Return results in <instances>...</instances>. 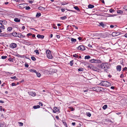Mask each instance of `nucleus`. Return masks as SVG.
<instances>
[{"label":"nucleus","mask_w":127,"mask_h":127,"mask_svg":"<svg viewBox=\"0 0 127 127\" xmlns=\"http://www.w3.org/2000/svg\"><path fill=\"white\" fill-rule=\"evenodd\" d=\"M90 57L89 56H86L85 57V59H90Z\"/></svg>","instance_id":"nucleus-33"},{"label":"nucleus","mask_w":127,"mask_h":127,"mask_svg":"<svg viewBox=\"0 0 127 127\" xmlns=\"http://www.w3.org/2000/svg\"><path fill=\"white\" fill-rule=\"evenodd\" d=\"M13 36L15 37H21L22 35L18 32H12L11 34Z\"/></svg>","instance_id":"nucleus-4"},{"label":"nucleus","mask_w":127,"mask_h":127,"mask_svg":"<svg viewBox=\"0 0 127 127\" xmlns=\"http://www.w3.org/2000/svg\"><path fill=\"white\" fill-rule=\"evenodd\" d=\"M34 52L35 53L37 54L38 55L39 54V53L38 50H34Z\"/></svg>","instance_id":"nucleus-39"},{"label":"nucleus","mask_w":127,"mask_h":127,"mask_svg":"<svg viewBox=\"0 0 127 127\" xmlns=\"http://www.w3.org/2000/svg\"><path fill=\"white\" fill-rule=\"evenodd\" d=\"M1 28L2 29H4V26L3 25H2V24L1 23H0V28Z\"/></svg>","instance_id":"nucleus-25"},{"label":"nucleus","mask_w":127,"mask_h":127,"mask_svg":"<svg viewBox=\"0 0 127 127\" xmlns=\"http://www.w3.org/2000/svg\"><path fill=\"white\" fill-rule=\"evenodd\" d=\"M78 39L79 40H81V39H82L81 38V37H79L78 38Z\"/></svg>","instance_id":"nucleus-64"},{"label":"nucleus","mask_w":127,"mask_h":127,"mask_svg":"<svg viewBox=\"0 0 127 127\" xmlns=\"http://www.w3.org/2000/svg\"><path fill=\"white\" fill-rule=\"evenodd\" d=\"M27 44L28 45H31L32 44V43L30 42H27Z\"/></svg>","instance_id":"nucleus-51"},{"label":"nucleus","mask_w":127,"mask_h":127,"mask_svg":"<svg viewBox=\"0 0 127 127\" xmlns=\"http://www.w3.org/2000/svg\"><path fill=\"white\" fill-rule=\"evenodd\" d=\"M31 58L32 60L33 61H35L36 60L35 58L33 56H32Z\"/></svg>","instance_id":"nucleus-37"},{"label":"nucleus","mask_w":127,"mask_h":127,"mask_svg":"<svg viewBox=\"0 0 127 127\" xmlns=\"http://www.w3.org/2000/svg\"><path fill=\"white\" fill-rule=\"evenodd\" d=\"M68 4V3H66L65 2H62L61 3L62 5H64L65 4Z\"/></svg>","instance_id":"nucleus-38"},{"label":"nucleus","mask_w":127,"mask_h":127,"mask_svg":"<svg viewBox=\"0 0 127 127\" xmlns=\"http://www.w3.org/2000/svg\"><path fill=\"white\" fill-rule=\"evenodd\" d=\"M121 66L120 65H117L116 66L117 70L118 71H120L121 70Z\"/></svg>","instance_id":"nucleus-12"},{"label":"nucleus","mask_w":127,"mask_h":127,"mask_svg":"<svg viewBox=\"0 0 127 127\" xmlns=\"http://www.w3.org/2000/svg\"><path fill=\"white\" fill-rule=\"evenodd\" d=\"M0 110L1 111H2V110L4 111H5V109L4 108H0Z\"/></svg>","instance_id":"nucleus-55"},{"label":"nucleus","mask_w":127,"mask_h":127,"mask_svg":"<svg viewBox=\"0 0 127 127\" xmlns=\"http://www.w3.org/2000/svg\"><path fill=\"white\" fill-rule=\"evenodd\" d=\"M63 124L65 127H67V123L64 122H63Z\"/></svg>","instance_id":"nucleus-46"},{"label":"nucleus","mask_w":127,"mask_h":127,"mask_svg":"<svg viewBox=\"0 0 127 127\" xmlns=\"http://www.w3.org/2000/svg\"><path fill=\"white\" fill-rule=\"evenodd\" d=\"M109 11L111 13H112L114 11V10L111 9L109 10Z\"/></svg>","instance_id":"nucleus-49"},{"label":"nucleus","mask_w":127,"mask_h":127,"mask_svg":"<svg viewBox=\"0 0 127 127\" xmlns=\"http://www.w3.org/2000/svg\"><path fill=\"white\" fill-rule=\"evenodd\" d=\"M67 18V17L66 16H65L63 17H60V19L62 20H64Z\"/></svg>","instance_id":"nucleus-22"},{"label":"nucleus","mask_w":127,"mask_h":127,"mask_svg":"<svg viewBox=\"0 0 127 127\" xmlns=\"http://www.w3.org/2000/svg\"><path fill=\"white\" fill-rule=\"evenodd\" d=\"M123 9H124V11H126L127 10V6H125L123 7Z\"/></svg>","instance_id":"nucleus-40"},{"label":"nucleus","mask_w":127,"mask_h":127,"mask_svg":"<svg viewBox=\"0 0 127 127\" xmlns=\"http://www.w3.org/2000/svg\"><path fill=\"white\" fill-rule=\"evenodd\" d=\"M117 13L119 14H122L123 13V11L121 10H118L117 11Z\"/></svg>","instance_id":"nucleus-32"},{"label":"nucleus","mask_w":127,"mask_h":127,"mask_svg":"<svg viewBox=\"0 0 127 127\" xmlns=\"http://www.w3.org/2000/svg\"><path fill=\"white\" fill-rule=\"evenodd\" d=\"M78 56V55H77L76 54L73 55V57H76L77 58Z\"/></svg>","instance_id":"nucleus-48"},{"label":"nucleus","mask_w":127,"mask_h":127,"mask_svg":"<svg viewBox=\"0 0 127 127\" xmlns=\"http://www.w3.org/2000/svg\"><path fill=\"white\" fill-rule=\"evenodd\" d=\"M28 94L32 96H34L36 95V94L35 92H28Z\"/></svg>","instance_id":"nucleus-8"},{"label":"nucleus","mask_w":127,"mask_h":127,"mask_svg":"<svg viewBox=\"0 0 127 127\" xmlns=\"http://www.w3.org/2000/svg\"><path fill=\"white\" fill-rule=\"evenodd\" d=\"M38 9L40 10L43 11L45 10V8L41 6H40L38 7Z\"/></svg>","instance_id":"nucleus-14"},{"label":"nucleus","mask_w":127,"mask_h":127,"mask_svg":"<svg viewBox=\"0 0 127 127\" xmlns=\"http://www.w3.org/2000/svg\"><path fill=\"white\" fill-rule=\"evenodd\" d=\"M53 112L54 113H56L57 112H60V110L57 107H55L54 108Z\"/></svg>","instance_id":"nucleus-9"},{"label":"nucleus","mask_w":127,"mask_h":127,"mask_svg":"<svg viewBox=\"0 0 127 127\" xmlns=\"http://www.w3.org/2000/svg\"><path fill=\"white\" fill-rule=\"evenodd\" d=\"M33 2V1L32 0H30L29 1V2L30 3H32Z\"/></svg>","instance_id":"nucleus-57"},{"label":"nucleus","mask_w":127,"mask_h":127,"mask_svg":"<svg viewBox=\"0 0 127 127\" xmlns=\"http://www.w3.org/2000/svg\"><path fill=\"white\" fill-rule=\"evenodd\" d=\"M7 58V56H2L1 57V58L3 59H5Z\"/></svg>","instance_id":"nucleus-44"},{"label":"nucleus","mask_w":127,"mask_h":127,"mask_svg":"<svg viewBox=\"0 0 127 127\" xmlns=\"http://www.w3.org/2000/svg\"><path fill=\"white\" fill-rule=\"evenodd\" d=\"M110 88L112 89H114L115 88V87L114 86H111L110 87Z\"/></svg>","instance_id":"nucleus-61"},{"label":"nucleus","mask_w":127,"mask_h":127,"mask_svg":"<svg viewBox=\"0 0 127 127\" xmlns=\"http://www.w3.org/2000/svg\"><path fill=\"white\" fill-rule=\"evenodd\" d=\"M100 67L102 69L106 72L107 71H106L109 68L108 64L106 62L100 65Z\"/></svg>","instance_id":"nucleus-1"},{"label":"nucleus","mask_w":127,"mask_h":127,"mask_svg":"<svg viewBox=\"0 0 127 127\" xmlns=\"http://www.w3.org/2000/svg\"><path fill=\"white\" fill-rule=\"evenodd\" d=\"M71 40L73 42H75L76 41V39H74L73 38H72L71 39Z\"/></svg>","instance_id":"nucleus-42"},{"label":"nucleus","mask_w":127,"mask_h":127,"mask_svg":"<svg viewBox=\"0 0 127 127\" xmlns=\"http://www.w3.org/2000/svg\"><path fill=\"white\" fill-rule=\"evenodd\" d=\"M37 37L39 38L43 39L44 37V36L43 35H40L38 34L37 35Z\"/></svg>","instance_id":"nucleus-13"},{"label":"nucleus","mask_w":127,"mask_h":127,"mask_svg":"<svg viewBox=\"0 0 127 127\" xmlns=\"http://www.w3.org/2000/svg\"><path fill=\"white\" fill-rule=\"evenodd\" d=\"M4 103V102L2 100H0V103Z\"/></svg>","instance_id":"nucleus-60"},{"label":"nucleus","mask_w":127,"mask_h":127,"mask_svg":"<svg viewBox=\"0 0 127 127\" xmlns=\"http://www.w3.org/2000/svg\"><path fill=\"white\" fill-rule=\"evenodd\" d=\"M8 60L10 62H13L14 61V59L11 58H10L8 59Z\"/></svg>","instance_id":"nucleus-29"},{"label":"nucleus","mask_w":127,"mask_h":127,"mask_svg":"<svg viewBox=\"0 0 127 127\" xmlns=\"http://www.w3.org/2000/svg\"><path fill=\"white\" fill-rule=\"evenodd\" d=\"M25 67H28L29 66V65L27 64H25Z\"/></svg>","instance_id":"nucleus-53"},{"label":"nucleus","mask_w":127,"mask_h":127,"mask_svg":"<svg viewBox=\"0 0 127 127\" xmlns=\"http://www.w3.org/2000/svg\"><path fill=\"white\" fill-rule=\"evenodd\" d=\"M93 89L95 91L98 92L99 91L98 90V87L97 86H95L93 88Z\"/></svg>","instance_id":"nucleus-11"},{"label":"nucleus","mask_w":127,"mask_h":127,"mask_svg":"<svg viewBox=\"0 0 127 127\" xmlns=\"http://www.w3.org/2000/svg\"><path fill=\"white\" fill-rule=\"evenodd\" d=\"M31 31L32 32L33 31H36V30L34 29L33 28H31L30 29Z\"/></svg>","instance_id":"nucleus-45"},{"label":"nucleus","mask_w":127,"mask_h":127,"mask_svg":"<svg viewBox=\"0 0 127 127\" xmlns=\"http://www.w3.org/2000/svg\"><path fill=\"white\" fill-rule=\"evenodd\" d=\"M73 61H71L70 62V63H69V64L71 66H72L73 64Z\"/></svg>","instance_id":"nucleus-43"},{"label":"nucleus","mask_w":127,"mask_h":127,"mask_svg":"<svg viewBox=\"0 0 127 127\" xmlns=\"http://www.w3.org/2000/svg\"><path fill=\"white\" fill-rule=\"evenodd\" d=\"M41 14L39 12H37L36 15V18H38L41 16Z\"/></svg>","instance_id":"nucleus-21"},{"label":"nucleus","mask_w":127,"mask_h":127,"mask_svg":"<svg viewBox=\"0 0 127 127\" xmlns=\"http://www.w3.org/2000/svg\"><path fill=\"white\" fill-rule=\"evenodd\" d=\"M0 22L4 24H6L7 23L6 21L5 20H0Z\"/></svg>","instance_id":"nucleus-15"},{"label":"nucleus","mask_w":127,"mask_h":127,"mask_svg":"<svg viewBox=\"0 0 127 127\" xmlns=\"http://www.w3.org/2000/svg\"><path fill=\"white\" fill-rule=\"evenodd\" d=\"M127 68L126 67H125L123 70V71H124V70H126L127 69Z\"/></svg>","instance_id":"nucleus-58"},{"label":"nucleus","mask_w":127,"mask_h":127,"mask_svg":"<svg viewBox=\"0 0 127 127\" xmlns=\"http://www.w3.org/2000/svg\"><path fill=\"white\" fill-rule=\"evenodd\" d=\"M72 124L73 126H74L75 125V123H74V122H73V123H72Z\"/></svg>","instance_id":"nucleus-59"},{"label":"nucleus","mask_w":127,"mask_h":127,"mask_svg":"<svg viewBox=\"0 0 127 127\" xmlns=\"http://www.w3.org/2000/svg\"><path fill=\"white\" fill-rule=\"evenodd\" d=\"M33 108L34 109L39 108L40 107V106L39 105H37L36 106H33Z\"/></svg>","instance_id":"nucleus-23"},{"label":"nucleus","mask_w":127,"mask_h":127,"mask_svg":"<svg viewBox=\"0 0 127 127\" xmlns=\"http://www.w3.org/2000/svg\"><path fill=\"white\" fill-rule=\"evenodd\" d=\"M11 78L12 79H15L16 78V76L12 77H11Z\"/></svg>","instance_id":"nucleus-50"},{"label":"nucleus","mask_w":127,"mask_h":127,"mask_svg":"<svg viewBox=\"0 0 127 127\" xmlns=\"http://www.w3.org/2000/svg\"><path fill=\"white\" fill-rule=\"evenodd\" d=\"M88 7L89 8H92L94 7V6L93 5L89 4L88 5Z\"/></svg>","instance_id":"nucleus-16"},{"label":"nucleus","mask_w":127,"mask_h":127,"mask_svg":"<svg viewBox=\"0 0 127 127\" xmlns=\"http://www.w3.org/2000/svg\"><path fill=\"white\" fill-rule=\"evenodd\" d=\"M115 16V15L114 14H108L107 15L108 17H113Z\"/></svg>","instance_id":"nucleus-26"},{"label":"nucleus","mask_w":127,"mask_h":127,"mask_svg":"<svg viewBox=\"0 0 127 127\" xmlns=\"http://www.w3.org/2000/svg\"><path fill=\"white\" fill-rule=\"evenodd\" d=\"M110 27L111 28H113L114 27V26L112 25H111L110 26Z\"/></svg>","instance_id":"nucleus-63"},{"label":"nucleus","mask_w":127,"mask_h":127,"mask_svg":"<svg viewBox=\"0 0 127 127\" xmlns=\"http://www.w3.org/2000/svg\"><path fill=\"white\" fill-rule=\"evenodd\" d=\"M96 63H99L101 62V61L99 60H96Z\"/></svg>","instance_id":"nucleus-34"},{"label":"nucleus","mask_w":127,"mask_h":127,"mask_svg":"<svg viewBox=\"0 0 127 127\" xmlns=\"http://www.w3.org/2000/svg\"><path fill=\"white\" fill-rule=\"evenodd\" d=\"M98 90L99 91H98V92H100L103 91L104 89L102 87H98Z\"/></svg>","instance_id":"nucleus-18"},{"label":"nucleus","mask_w":127,"mask_h":127,"mask_svg":"<svg viewBox=\"0 0 127 127\" xmlns=\"http://www.w3.org/2000/svg\"><path fill=\"white\" fill-rule=\"evenodd\" d=\"M11 85L12 86H14L16 85L15 83H12Z\"/></svg>","instance_id":"nucleus-52"},{"label":"nucleus","mask_w":127,"mask_h":127,"mask_svg":"<svg viewBox=\"0 0 127 127\" xmlns=\"http://www.w3.org/2000/svg\"><path fill=\"white\" fill-rule=\"evenodd\" d=\"M39 104L40 106H42L43 105V104L41 102H39Z\"/></svg>","instance_id":"nucleus-54"},{"label":"nucleus","mask_w":127,"mask_h":127,"mask_svg":"<svg viewBox=\"0 0 127 127\" xmlns=\"http://www.w3.org/2000/svg\"><path fill=\"white\" fill-rule=\"evenodd\" d=\"M120 34V32H112V35L113 36H117Z\"/></svg>","instance_id":"nucleus-7"},{"label":"nucleus","mask_w":127,"mask_h":127,"mask_svg":"<svg viewBox=\"0 0 127 127\" xmlns=\"http://www.w3.org/2000/svg\"><path fill=\"white\" fill-rule=\"evenodd\" d=\"M107 107V105H105L102 107V108L104 110Z\"/></svg>","instance_id":"nucleus-31"},{"label":"nucleus","mask_w":127,"mask_h":127,"mask_svg":"<svg viewBox=\"0 0 127 127\" xmlns=\"http://www.w3.org/2000/svg\"><path fill=\"white\" fill-rule=\"evenodd\" d=\"M14 21L16 22H20V20L17 18H16L14 19Z\"/></svg>","instance_id":"nucleus-20"},{"label":"nucleus","mask_w":127,"mask_h":127,"mask_svg":"<svg viewBox=\"0 0 127 127\" xmlns=\"http://www.w3.org/2000/svg\"><path fill=\"white\" fill-rule=\"evenodd\" d=\"M102 86H105V87H108L110 86L111 84L110 83L107 81H102L99 84Z\"/></svg>","instance_id":"nucleus-2"},{"label":"nucleus","mask_w":127,"mask_h":127,"mask_svg":"<svg viewBox=\"0 0 127 127\" xmlns=\"http://www.w3.org/2000/svg\"><path fill=\"white\" fill-rule=\"evenodd\" d=\"M74 8L76 10H77L78 11H79L80 9L79 8H78V7L77 6H74Z\"/></svg>","instance_id":"nucleus-30"},{"label":"nucleus","mask_w":127,"mask_h":127,"mask_svg":"<svg viewBox=\"0 0 127 127\" xmlns=\"http://www.w3.org/2000/svg\"><path fill=\"white\" fill-rule=\"evenodd\" d=\"M37 75V76L38 77H40L41 76V74H40L39 73V72H36V73Z\"/></svg>","instance_id":"nucleus-27"},{"label":"nucleus","mask_w":127,"mask_h":127,"mask_svg":"<svg viewBox=\"0 0 127 127\" xmlns=\"http://www.w3.org/2000/svg\"><path fill=\"white\" fill-rule=\"evenodd\" d=\"M77 48L79 50H84L85 49V47L83 45L79 46Z\"/></svg>","instance_id":"nucleus-6"},{"label":"nucleus","mask_w":127,"mask_h":127,"mask_svg":"<svg viewBox=\"0 0 127 127\" xmlns=\"http://www.w3.org/2000/svg\"><path fill=\"white\" fill-rule=\"evenodd\" d=\"M30 8L29 6H28L26 7L25 9L26 10H28L30 9Z\"/></svg>","instance_id":"nucleus-47"},{"label":"nucleus","mask_w":127,"mask_h":127,"mask_svg":"<svg viewBox=\"0 0 127 127\" xmlns=\"http://www.w3.org/2000/svg\"><path fill=\"white\" fill-rule=\"evenodd\" d=\"M61 10L62 12H64L65 11V10L64 9H61Z\"/></svg>","instance_id":"nucleus-62"},{"label":"nucleus","mask_w":127,"mask_h":127,"mask_svg":"<svg viewBox=\"0 0 127 127\" xmlns=\"http://www.w3.org/2000/svg\"><path fill=\"white\" fill-rule=\"evenodd\" d=\"M17 46V44L14 43H12L10 45L9 47L11 48H14Z\"/></svg>","instance_id":"nucleus-5"},{"label":"nucleus","mask_w":127,"mask_h":127,"mask_svg":"<svg viewBox=\"0 0 127 127\" xmlns=\"http://www.w3.org/2000/svg\"><path fill=\"white\" fill-rule=\"evenodd\" d=\"M7 30L8 31H11L12 30V28L11 27H8Z\"/></svg>","instance_id":"nucleus-36"},{"label":"nucleus","mask_w":127,"mask_h":127,"mask_svg":"<svg viewBox=\"0 0 127 127\" xmlns=\"http://www.w3.org/2000/svg\"><path fill=\"white\" fill-rule=\"evenodd\" d=\"M46 52L47 57L48 59H52L53 58V57L51 54V51L49 50H47Z\"/></svg>","instance_id":"nucleus-3"},{"label":"nucleus","mask_w":127,"mask_h":127,"mask_svg":"<svg viewBox=\"0 0 127 127\" xmlns=\"http://www.w3.org/2000/svg\"><path fill=\"white\" fill-rule=\"evenodd\" d=\"M83 69L82 68H79L78 69V71H83Z\"/></svg>","instance_id":"nucleus-41"},{"label":"nucleus","mask_w":127,"mask_h":127,"mask_svg":"<svg viewBox=\"0 0 127 127\" xmlns=\"http://www.w3.org/2000/svg\"><path fill=\"white\" fill-rule=\"evenodd\" d=\"M8 35L6 34L5 32H4L3 33H1L0 32V36H4L7 37L8 36Z\"/></svg>","instance_id":"nucleus-10"},{"label":"nucleus","mask_w":127,"mask_h":127,"mask_svg":"<svg viewBox=\"0 0 127 127\" xmlns=\"http://www.w3.org/2000/svg\"><path fill=\"white\" fill-rule=\"evenodd\" d=\"M18 123L20 126H23V123L21 122H18Z\"/></svg>","instance_id":"nucleus-35"},{"label":"nucleus","mask_w":127,"mask_h":127,"mask_svg":"<svg viewBox=\"0 0 127 127\" xmlns=\"http://www.w3.org/2000/svg\"><path fill=\"white\" fill-rule=\"evenodd\" d=\"M86 114L87 116L90 117L91 116V114L89 112H86Z\"/></svg>","instance_id":"nucleus-24"},{"label":"nucleus","mask_w":127,"mask_h":127,"mask_svg":"<svg viewBox=\"0 0 127 127\" xmlns=\"http://www.w3.org/2000/svg\"><path fill=\"white\" fill-rule=\"evenodd\" d=\"M88 46L89 47H90V48H91V47H92V45H90V44H89L88 45Z\"/></svg>","instance_id":"nucleus-56"},{"label":"nucleus","mask_w":127,"mask_h":127,"mask_svg":"<svg viewBox=\"0 0 127 127\" xmlns=\"http://www.w3.org/2000/svg\"><path fill=\"white\" fill-rule=\"evenodd\" d=\"M96 60L93 59L90 61V62L91 63H96Z\"/></svg>","instance_id":"nucleus-28"},{"label":"nucleus","mask_w":127,"mask_h":127,"mask_svg":"<svg viewBox=\"0 0 127 127\" xmlns=\"http://www.w3.org/2000/svg\"><path fill=\"white\" fill-rule=\"evenodd\" d=\"M30 71L31 72H32L33 73H36L37 72V71L36 70L33 69H30Z\"/></svg>","instance_id":"nucleus-19"},{"label":"nucleus","mask_w":127,"mask_h":127,"mask_svg":"<svg viewBox=\"0 0 127 127\" xmlns=\"http://www.w3.org/2000/svg\"><path fill=\"white\" fill-rule=\"evenodd\" d=\"M99 25L103 28H105L106 26V25L103 24L102 22H101L99 23Z\"/></svg>","instance_id":"nucleus-17"}]
</instances>
